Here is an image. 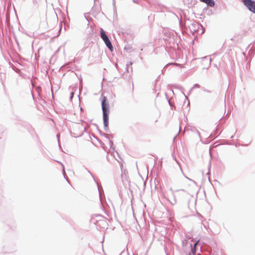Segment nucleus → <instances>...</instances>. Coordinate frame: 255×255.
Wrapping results in <instances>:
<instances>
[{
  "label": "nucleus",
  "mask_w": 255,
  "mask_h": 255,
  "mask_svg": "<svg viewBox=\"0 0 255 255\" xmlns=\"http://www.w3.org/2000/svg\"><path fill=\"white\" fill-rule=\"evenodd\" d=\"M103 121H104V126L106 127L108 126V114L109 113H103Z\"/></svg>",
  "instance_id": "obj_4"
},
{
  "label": "nucleus",
  "mask_w": 255,
  "mask_h": 255,
  "mask_svg": "<svg viewBox=\"0 0 255 255\" xmlns=\"http://www.w3.org/2000/svg\"><path fill=\"white\" fill-rule=\"evenodd\" d=\"M103 113H109V103L106 97H103L102 101Z\"/></svg>",
  "instance_id": "obj_3"
},
{
  "label": "nucleus",
  "mask_w": 255,
  "mask_h": 255,
  "mask_svg": "<svg viewBox=\"0 0 255 255\" xmlns=\"http://www.w3.org/2000/svg\"><path fill=\"white\" fill-rule=\"evenodd\" d=\"M201 2L206 3L207 5L210 6H213L215 4L213 0H200Z\"/></svg>",
  "instance_id": "obj_5"
},
{
  "label": "nucleus",
  "mask_w": 255,
  "mask_h": 255,
  "mask_svg": "<svg viewBox=\"0 0 255 255\" xmlns=\"http://www.w3.org/2000/svg\"><path fill=\"white\" fill-rule=\"evenodd\" d=\"M100 33H101V37L102 38V39L103 40V41H104V42L106 44V45H107V46L109 48V49L111 51H113V47L112 44L110 40H109L108 37L106 34L105 31H104V30L103 29H101Z\"/></svg>",
  "instance_id": "obj_1"
},
{
  "label": "nucleus",
  "mask_w": 255,
  "mask_h": 255,
  "mask_svg": "<svg viewBox=\"0 0 255 255\" xmlns=\"http://www.w3.org/2000/svg\"><path fill=\"white\" fill-rule=\"evenodd\" d=\"M242 1L250 11L255 13V1L252 0H242Z\"/></svg>",
  "instance_id": "obj_2"
}]
</instances>
